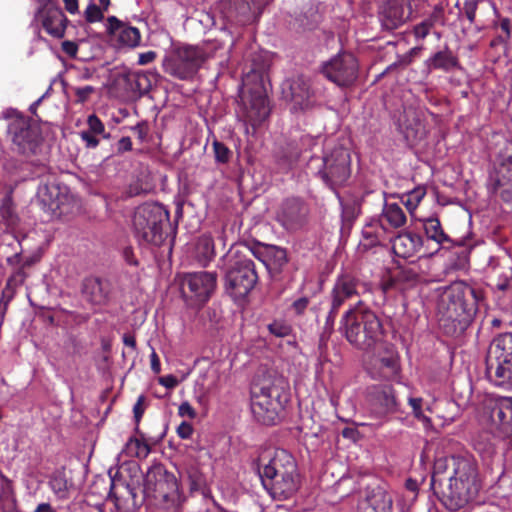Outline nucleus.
Returning a JSON list of instances; mask_svg holds the SVG:
<instances>
[{"mask_svg":"<svg viewBox=\"0 0 512 512\" xmlns=\"http://www.w3.org/2000/svg\"><path fill=\"white\" fill-rule=\"evenodd\" d=\"M385 295L384 287L363 279L355 272L342 271L327 296L322 334L329 337L333 333L340 309L347 301L357 298L341 316L339 331L356 349L371 350L384 335L382 321L372 307H381L385 303Z\"/></svg>","mask_w":512,"mask_h":512,"instance_id":"f257e3e1","label":"nucleus"},{"mask_svg":"<svg viewBox=\"0 0 512 512\" xmlns=\"http://www.w3.org/2000/svg\"><path fill=\"white\" fill-rule=\"evenodd\" d=\"M484 291L465 281L446 287L438 302L439 327L447 336L458 337L472 324Z\"/></svg>","mask_w":512,"mask_h":512,"instance_id":"f03ea898","label":"nucleus"},{"mask_svg":"<svg viewBox=\"0 0 512 512\" xmlns=\"http://www.w3.org/2000/svg\"><path fill=\"white\" fill-rule=\"evenodd\" d=\"M257 471L263 487L274 499H288L298 490L299 475L296 461L292 454L284 449L275 450L267 462L265 458L260 457Z\"/></svg>","mask_w":512,"mask_h":512,"instance_id":"7ed1b4c3","label":"nucleus"},{"mask_svg":"<svg viewBox=\"0 0 512 512\" xmlns=\"http://www.w3.org/2000/svg\"><path fill=\"white\" fill-rule=\"evenodd\" d=\"M452 462L454 472L449 473V482L441 489L439 500L449 510H458L477 496L480 482L474 460L463 457Z\"/></svg>","mask_w":512,"mask_h":512,"instance_id":"20e7f679","label":"nucleus"},{"mask_svg":"<svg viewBox=\"0 0 512 512\" xmlns=\"http://www.w3.org/2000/svg\"><path fill=\"white\" fill-rule=\"evenodd\" d=\"M267 67L253 61L251 68L242 78L248 96L243 98V117L253 129L259 127L269 116L270 106L264 85Z\"/></svg>","mask_w":512,"mask_h":512,"instance_id":"39448f33","label":"nucleus"},{"mask_svg":"<svg viewBox=\"0 0 512 512\" xmlns=\"http://www.w3.org/2000/svg\"><path fill=\"white\" fill-rule=\"evenodd\" d=\"M288 400L287 385L283 380L254 386L251 390L252 414L261 424L275 425Z\"/></svg>","mask_w":512,"mask_h":512,"instance_id":"423d86ee","label":"nucleus"},{"mask_svg":"<svg viewBox=\"0 0 512 512\" xmlns=\"http://www.w3.org/2000/svg\"><path fill=\"white\" fill-rule=\"evenodd\" d=\"M2 117L8 122L6 132L11 149L26 158L35 156L43 141L40 127L32 118L14 108L4 110Z\"/></svg>","mask_w":512,"mask_h":512,"instance_id":"0eeeda50","label":"nucleus"},{"mask_svg":"<svg viewBox=\"0 0 512 512\" xmlns=\"http://www.w3.org/2000/svg\"><path fill=\"white\" fill-rule=\"evenodd\" d=\"M170 226L169 211L159 203H144L138 206L133 216L134 235L143 244L160 246Z\"/></svg>","mask_w":512,"mask_h":512,"instance_id":"6e6552de","label":"nucleus"},{"mask_svg":"<svg viewBox=\"0 0 512 512\" xmlns=\"http://www.w3.org/2000/svg\"><path fill=\"white\" fill-rule=\"evenodd\" d=\"M308 169L331 190L343 186L351 176V156L347 148L336 146L322 157H311Z\"/></svg>","mask_w":512,"mask_h":512,"instance_id":"1a4fd4ad","label":"nucleus"},{"mask_svg":"<svg viewBox=\"0 0 512 512\" xmlns=\"http://www.w3.org/2000/svg\"><path fill=\"white\" fill-rule=\"evenodd\" d=\"M486 376L497 387L512 389V333L495 337L486 356Z\"/></svg>","mask_w":512,"mask_h":512,"instance_id":"9d476101","label":"nucleus"},{"mask_svg":"<svg viewBox=\"0 0 512 512\" xmlns=\"http://www.w3.org/2000/svg\"><path fill=\"white\" fill-rule=\"evenodd\" d=\"M143 491L147 498L154 500L156 505L164 509L178 506L180 499L178 479L162 463H155L148 468Z\"/></svg>","mask_w":512,"mask_h":512,"instance_id":"9b49d317","label":"nucleus"},{"mask_svg":"<svg viewBox=\"0 0 512 512\" xmlns=\"http://www.w3.org/2000/svg\"><path fill=\"white\" fill-rule=\"evenodd\" d=\"M259 281L256 264L247 255L235 253L225 274V289L234 300L245 299Z\"/></svg>","mask_w":512,"mask_h":512,"instance_id":"f8f14e48","label":"nucleus"},{"mask_svg":"<svg viewBox=\"0 0 512 512\" xmlns=\"http://www.w3.org/2000/svg\"><path fill=\"white\" fill-rule=\"evenodd\" d=\"M482 418L495 439L512 436V397H497L485 402Z\"/></svg>","mask_w":512,"mask_h":512,"instance_id":"ddd939ff","label":"nucleus"},{"mask_svg":"<svg viewBox=\"0 0 512 512\" xmlns=\"http://www.w3.org/2000/svg\"><path fill=\"white\" fill-rule=\"evenodd\" d=\"M319 71L324 78L336 86L349 88L358 78L359 63L352 53L340 51L329 60L324 61Z\"/></svg>","mask_w":512,"mask_h":512,"instance_id":"4468645a","label":"nucleus"},{"mask_svg":"<svg viewBox=\"0 0 512 512\" xmlns=\"http://www.w3.org/2000/svg\"><path fill=\"white\" fill-rule=\"evenodd\" d=\"M197 47L183 45L175 48L163 61L164 72L179 80L192 79L203 65Z\"/></svg>","mask_w":512,"mask_h":512,"instance_id":"2eb2a0df","label":"nucleus"},{"mask_svg":"<svg viewBox=\"0 0 512 512\" xmlns=\"http://www.w3.org/2000/svg\"><path fill=\"white\" fill-rule=\"evenodd\" d=\"M216 273L194 272L186 274L181 281L182 296L189 305H202L210 298L216 287Z\"/></svg>","mask_w":512,"mask_h":512,"instance_id":"dca6fc26","label":"nucleus"},{"mask_svg":"<svg viewBox=\"0 0 512 512\" xmlns=\"http://www.w3.org/2000/svg\"><path fill=\"white\" fill-rule=\"evenodd\" d=\"M309 205L300 197H288L278 206L276 221L287 231L302 229L309 221Z\"/></svg>","mask_w":512,"mask_h":512,"instance_id":"f3484780","label":"nucleus"},{"mask_svg":"<svg viewBox=\"0 0 512 512\" xmlns=\"http://www.w3.org/2000/svg\"><path fill=\"white\" fill-rule=\"evenodd\" d=\"M505 186H512V141H506L496 155L487 182L491 193Z\"/></svg>","mask_w":512,"mask_h":512,"instance_id":"a211bd4d","label":"nucleus"},{"mask_svg":"<svg viewBox=\"0 0 512 512\" xmlns=\"http://www.w3.org/2000/svg\"><path fill=\"white\" fill-rule=\"evenodd\" d=\"M368 403L377 418H385L399 411V401L391 385H375L368 389Z\"/></svg>","mask_w":512,"mask_h":512,"instance_id":"6ab92c4d","label":"nucleus"},{"mask_svg":"<svg viewBox=\"0 0 512 512\" xmlns=\"http://www.w3.org/2000/svg\"><path fill=\"white\" fill-rule=\"evenodd\" d=\"M106 32L115 37L119 47L136 48L141 42V33L138 28L128 25L116 16L107 18Z\"/></svg>","mask_w":512,"mask_h":512,"instance_id":"aec40b11","label":"nucleus"},{"mask_svg":"<svg viewBox=\"0 0 512 512\" xmlns=\"http://www.w3.org/2000/svg\"><path fill=\"white\" fill-rule=\"evenodd\" d=\"M422 228L424 230L427 241L431 240L437 244L436 252L440 248L451 249L455 246H465L464 238L453 239L443 229L440 220L437 217H429L422 220Z\"/></svg>","mask_w":512,"mask_h":512,"instance_id":"412c9836","label":"nucleus"},{"mask_svg":"<svg viewBox=\"0 0 512 512\" xmlns=\"http://www.w3.org/2000/svg\"><path fill=\"white\" fill-rule=\"evenodd\" d=\"M111 291L112 288L109 280L95 276H90L83 280V297L92 305H106L110 300Z\"/></svg>","mask_w":512,"mask_h":512,"instance_id":"4be33fe9","label":"nucleus"},{"mask_svg":"<svg viewBox=\"0 0 512 512\" xmlns=\"http://www.w3.org/2000/svg\"><path fill=\"white\" fill-rule=\"evenodd\" d=\"M44 30L54 38H63L65 35L68 19L61 8L56 6H45L38 10Z\"/></svg>","mask_w":512,"mask_h":512,"instance_id":"5701e85b","label":"nucleus"},{"mask_svg":"<svg viewBox=\"0 0 512 512\" xmlns=\"http://www.w3.org/2000/svg\"><path fill=\"white\" fill-rule=\"evenodd\" d=\"M424 247L423 237L411 230L400 232L392 241L393 252L402 258H409L421 251Z\"/></svg>","mask_w":512,"mask_h":512,"instance_id":"b1692460","label":"nucleus"},{"mask_svg":"<svg viewBox=\"0 0 512 512\" xmlns=\"http://www.w3.org/2000/svg\"><path fill=\"white\" fill-rule=\"evenodd\" d=\"M258 258L265 265L271 278L279 280L284 267L288 263L286 249L274 245L266 246L260 252Z\"/></svg>","mask_w":512,"mask_h":512,"instance_id":"393cba45","label":"nucleus"},{"mask_svg":"<svg viewBox=\"0 0 512 512\" xmlns=\"http://www.w3.org/2000/svg\"><path fill=\"white\" fill-rule=\"evenodd\" d=\"M408 18L402 0L386 1L379 12V19L382 27L392 31L405 23Z\"/></svg>","mask_w":512,"mask_h":512,"instance_id":"a878e982","label":"nucleus"},{"mask_svg":"<svg viewBox=\"0 0 512 512\" xmlns=\"http://www.w3.org/2000/svg\"><path fill=\"white\" fill-rule=\"evenodd\" d=\"M458 459H463V457L451 456L439 458L435 461L430 485L438 498L441 496V489H445V485L449 482V473L454 472L455 466L452 461Z\"/></svg>","mask_w":512,"mask_h":512,"instance_id":"bb28decb","label":"nucleus"},{"mask_svg":"<svg viewBox=\"0 0 512 512\" xmlns=\"http://www.w3.org/2000/svg\"><path fill=\"white\" fill-rule=\"evenodd\" d=\"M38 199L45 210L53 215L63 213L66 196L62 194L61 189L56 184L44 185L38 191Z\"/></svg>","mask_w":512,"mask_h":512,"instance_id":"cd10ccee","label":"nucleus"},{"mask_svg":"<svg viewBox=\"0 0 512 512\" xmlns=\"http://www.w3.org/2000/svg\"><path fill=\"white\" fill-rule=\"evenodd\" d=\"M370 373L373 378L390 379L398 373V358L393 350H387L384 355L373 359Z\"/></svg>","mask_w":512,"mask_h":512,"instance_id":"c85d7f7f","label":"nucleus"},{"mask_svg":"<svg viewBox=\"0 0 512 512\" xmlns=\"http://www.w3.org/2000/svg\"><path fill=\"white\" fill-rule=\"evenodd\" d=\"M155 77L156 74L151 71H129L124 75V81L128 90L143 96L151 90Z\"/></svg>","mask_w":512,"mask_h":512,"instance_id":"c756f323","label":"nucleus"},{"mask_svg":"<svg viewBox=\"0 0 512 512\" xmlns=\"http://www.w3.org/2000/svg\"><path fill=\"white\" fill-rule=\"evenodd\" d=\"M288 91L284 90L286 98H289L301 109L307 108L311 97L310 85L303 76H297L287 82Z\"/></svg>","mask_w":512,"mask_h":512,"instance_id":"7c9ffc66","label":"nucleus"},{"mask_svg":"<svg viewBox=\"0 0 512 512\" xmlns=\"http://www.w3.org/2000/svg\"><path fill=\"white\" fill-rule=\"evenodd\" d=\"M427 67L429 70H440L443 72H450L461 68L458 56L447 45L428 58Z\"/></svg>","mask_w":512,"mask_h":512,"instance_id":"2f4dec72","label":"nucleus"},{"mask_svg":"<svg viewBox=\"0 0 512 512\" xmlns=\"http://www.w3.org/2000/svg\"><path fill=\"white\" fill-rule=\"evenodd\" d=\"M361 512H392L393 497L382 488H377L366 498L361 506Z\"/></svg>","mask_w":512,"mask_h":512,"instance_id":"473e14b6","label":"nucleus"},{"mask_svg":"<svg viewBox=\"0 0 512 512\" xmlns=\"http://www.w3.org/2000/svg\"><path fill=\"white\" fill-rule=\"evenodd\" d=\"M426 124L418 116L407 117L403 124V134L410 145H417L427 136Z\"/></svg>","mask_w":512,"mask_h":512,"instance_id":"72a5a7b5","label":"nucleus"},{"mask_svg":"<svg viewBox=\"0 0 512 512\" xmlns=\"http://www.w3.org/2000/svg\"><path fill=\"white\" fill-rule=\"evenodd\" d=\"M48 485L58 500H68L71 492L74 490L72 480L67 479L64 471L54 472L48 482Z\"/></svg>","mask_w":512,"mask_h":512,"instance_id":"f704fd0d","label":"nucleus"},{"mask_svg":"<svg viewBox=\"0 0 512 512\" xmlns=\"http://www.w3.org/2000/svg\"><path fill=\"white\" fill-rule=\"evenodd\" d=\"M195 257L197 262L206 267L215 257L213 238L208 234L201 235L195 245Z\"/></svg>","mask_w":512,"mask_h":512,"instance_id":"c9c22d12","label":"nucleus"},{"mask_svg":"<svg viewBox=\"0 0 512 512\" xmlns=\"http://www.w3.org/2000/svg\"><path fill=\"white\" fill-rule=\"evenodd\" d=\"M380 221L382 225L386 223L392 228H400L406 223V215L397 203H385Z\"/></svg>","mask_w":512,"mask_h":512,"instance_id":"e433bc0d","label":"nucleus"},{"mask_svg":"<svg viewBox=\"0 0 512 512\" xmlns=\"http://www.w3.org/2000/svg\"><path fill=\"white\" fill-rule=\"evenodd\" d=\"M0 217L8 229H15L18 227L20 219L16 212L15 204L13 201L12 193L6 194L0 203Z\"/></svg>","mask_w":512,"mask_h":512,"instance_id":"4c0bfd02","label":"nucleus"},{"mask_svg":"<svg viewBox=\"0 0 512 512\" xmlns=\"http://www.w3.org/2000/svg\"><path fill=\"white\" fill-rule=\"evenodd\" d=\"M497 278L496 287L500 291H506L512 287V266L506 263L495 262L491 259L489 262Z\"/></svg>","mask_w":512,"mask_h":512,"instance_id":"58836bf2","label":"nucleus"},{"mask_svg":"<svg viewBox=\"0 0 512 512\" xmlns=\"http://www.w3.org/2000/svg\"><path fill=\"white\" fill-rule=\"evenodd\" d=\"M397 282L407 286H413L421 280V269L419 264L412 262L408 265L399 266L395 273Z\"/></svg>","mask_w":512,"mask_h":512,"instance_id":"ea45409f","label":"nucleus"},{"mask_svg":"<svg viewBox=\"0 0 512 512\" xmlns=\"http://www.w3.org/2000/svg\"><path fill=\"white\" fill-rule=\"evenodd\" d=\"M196 47L201 54V58H203V63L210 58L223 56L229 51V49L225 47L224 42L219 39L207 40L202 45H197Z\"/></svg>","mask_w":512,"mask_h":512,"instance_id":"a19ab883","label":"nucleus"},{"mask_svg":"<svg viewBox=\"0 0 512 512\" xmlns=\"http://www.w3.org/2000/svg\"><path fill=\"white\" fill-rule=\"evenodd\" d=\"M498 441L500 440L495 439L487 429L486 432L480 433L474 439V448L480 454L490 457L495 452L496 443Z\"/></svg>","mask_w":512,"mask_h":512,"instance_id":"79ce46f5","label":"nucleus"},{"mask_svg":"<svg viewBox=\"0 0 512 512\" xmlns=\"http://www.w3.org/2000/svg\"><path fill=\"white\" fill-rule=\"evenodd\" d=\"M151 449L148 443L138 438H130L125 445L124 452L130 457L146 458Z\"/></svg>","mask_w":512,"mask_h":512,"instance_id":"37998d69","label":"nucleus"},{"mask_svg":"<svg viewBox=\"0 0 512 512\" xmlns=\"http://www.w3.org/2000/svg\"><path fill=\"white\" fill-rule=\"evenodd\" d=\"M493 25L501 42H506L511 37L512 22L508 17L497 15Z\"/></svg>","mask_w":512,"mask_h":512,"instance_id":"c03bdc74","label":"nucleus"},{"mask_svg":"<svg viewBox=\"0 0 512 512\" xmlns=\"http://www.w3.org/2000/svg\"><path fill=\"white\" fill-rule=\"evenodd\" d=\"M360 214V205L355 201L342 204V221L345 225H351Z\"/></svg>","mask_w":512,"mask_h":512,"instance_id":"a18cd8bd","label":"nucleus"},{"mask_svg":"<svg viewBox=\"0 0 512 512\" xmlns=\"http://www.w3.org/2000/svg\"><path fill=\"white\" fill-rule=\"evenodd\" d=\"M215 161L219 164H227L231 157L232 151L223 143L214 140L212 143Z\"/></svg>","mask_w":512,"mask_h":512,"instance_id":"49530a36","label":"nucleus"},{"mask_svg":"<svg viewBox=\"0 0 512 512\" xmlns=\"http://www.w3.org/2000/svg\"><path fill=\"white\" fill-rule=\"evenodd\" d=\"M186 474L190 481V488L191 490H198L200 489L204 483L205 479L201 471L199 470L198 466L195 464H192L186 468Z\"/></svg>","mask_w":512,"mask_h":512,"instance_id":"de8ad7c7","label":"nucleus"},{"mask_svg":"<svg viewBox=\"0 0 512 512\" xmlns=\"http://www.w3.org/2000/svg\"><path fill=\"white\" fill-rule=\"evenodd\" d=\"M408 403L412 408L414 417L417 420L421 421L425 427H429L431 425V419L423 413V410H422L423 399L420 397H418V398L410 397L408 399Z\"/></svg>","mask_w":512,"mask_h":512,"instance_id":"09e8293b","label":"nucleus"},{"mask_svg":"<svg viewBox=\"0 0 512 512\" xmlns=\"http://www.w3.org/2000/svg\"><path fill=\"white\" fill-rule=\"evenodd\" d=\"M14 297V289L8 288L7 286L4 287L1 293V299H0V327L4 323L6 313L8 311L9 304L11 300Z\"/></svg>","mask_w":512,"mask_h":512,"instance_id":"8fccbe9b","label":"nucleus"},{"mask_svg":"<svg viewBox=\"0 0 512 512\" xmlns=\"http://www.w3.org/2000/svg\"><path fill=\"white\" fill-rule=\"evenodd\" d=\"M269 332L279 338H284L292 333V327L284 321L275 320L268 325Z\"/></svg>","mask_w":512,"mask_h":512,"instance_id":"3c124183","label":"nucleus"},{"mask_svg":"<svg viewBox=\"0 0 512 512\" xmlns=\"http://www.w3.org/2000/svg\"><path fill=\"white\" fill-rule=\"evenodd\" d=\"M87 125H88V132L102 135L103 138L108 139L110 137V134L105 133V126L103 122L100 120V118L96 114H91L88 116L87 119Z\"/></svg>","mask_w":512,"mask_h":512,"instance_id":"603ef678","label":"nucleus"},{"mask_svg":"<svg viewBox=\"0 0 512 512\" xmlns=\"http://www.w3.org/2000/svg\"><path fill=\"white\" fill-rule=\"evenodd\" d=\"M104 10L95 3H90L84 12L85 20L88 23L100 22L104 19Z\"/></svg>","mask_w":512,"mask_h":512,"instance_id":"864d4df0","label":"nucleus"},{"mask_svg":"<svg viewBox=\"0 0 512 512\" xmlns=\"http://www.w3.org/2000/svg\"><path fill=\"white\" fill-rule=\"evenodd\" d=\"M146 408H147L146 397L144 395L138 396L136 403L133 406V414H134V420L136 423V429H135L136 433L140 434L141 436H142V434L140 433V430H139V424H140L141 419L145 413Z\"/></svg>","mask_w":512,"mask_h":512,"instance_id":"5fc2aeb1","label":"nucleus"},{"mask_svg":"<svg viewBox=\"0 0 512 512\" xmlns=\"http://www.w3.org/2000/svg\"><path fill=\"white\" fill-rule=\"evenodd\" d=\"M27 276L28 274L26 273V269L20 265L19 267H16L14 269L13 273L8 278L5 286H7L8 288L20 286L24 283Z\"/></svg>","mask_w":512,"mask_h":512,"instance_id":"6e6d98bb","label":"nucleus"},{"mask_svg":"<svg viewBox=\"0 0 512 512\" xmlns=\"http://www.w3.org/2000/svg\"><path fill=\"white\" fill-rule=\"evenodd\" d=\"M74 95L76 97L75 103L83 104L89 100L92 94L95 93V87L91 85H86L83 87H73L72 88Z\"/></svg>","mask_w":512,"mask_h":512,"instance_id":"4d7b16f0","label":"nucleus"},{"mask_svg":"<svg viewBox=\"0 0 512 512\" xmlns=\"http://www.w3.org/2000/svg\"><path fill=\"white\" fill-rule=\"evenodd\" d=\"M434 17L430 16L414 27V35L418 39H424L434 26Z\"/></svg>","mask_w":512,"mask_h":512,"instance_id":"13d9d810","label":"nucleus"},{"mask_svg":"<svg viewBox=\"0 0 512 512\" xmlns=\"http://www.w3.org/2000/svg\"><path fill=\"white\" fill-rule=\"evenodd\" d=\"M426 194V191L422 187H418L414 190H412L408 194V199L406 202V205L409 209H414L418 206V204L421 202V200L424 198Z\"/></svg>","mask_w":512,"mask_h":512,"instance_id":"bf43d9fd","label":"nucleus"},{"mask_svg":"<svg viewBox=\"0 0 512 512\" xmlns=\"http://www.w3.org/2000/svg\"><path fill=\"white\" fill-rule=\"evenodd\" d=\"M478 7V0H465L463 6V14L467 20L472 24L475 21L476 11Z\"/></svg>","mask_w":512,"mask_h":512,"instance_id":"052dcab7","label":"nucleus"},{"mask_svg":"<svg viewBox=\"0 0 512 512\" xmlns=\"http://www.w3.org/2000/svg\"><path fill=\"white\" fill-rule=\"evenodd\" d=\"M138 139L143 142L149 134V125L146 121H141L131 128Z\"/></svg>","mask_w":512,"mask_h":512,"instance_id":"680f3d73","label":"nucleus"},{"mask_svg":"<svg viewBox=\"0 0 512 512\" xmlns=\"http://www.w3.org/2000/svg\"><path fill=\"white\" fill-rule=\"evenodd\" d=\"M178 415L180 417H187L189 419H194L197 416L195 409L191 406V404L187 401L182 402L178 407Z\"/></svg>","mask_w":512,"mask_h":512,"instance_id":"e2e57ef3","label":"nucleus"},{"mask_svg":"<svg viewBox=\"0 0 512 512\" xmlns=\"http://www.w3.org/2000/svg\"><path fill=\"white\" fill-rule=\"evenodd\" d=\"M96 135L97 134H94V133H91L88 131H82L80 133L81 139L85 142L86 147L90 148V149L96 148L100 143V141L96 137Z\"/></svg>","mask_w":512,"mask_h":512,"instance_id":"0e129e2a","label":"nucleus"},{"mask_svg":"<svg viewBox=\"0 0 512 512\" xmlns=\"http://www.w3.org/2000/svg\"><path fill=\"white\" fill-rule=\"evenodd\" d=\"M193 431H194L193 426L189 422H186V421L181 422L176 430L177 435L181 439L191 438Z\"/></svg>","mask_w":512,"mask_h":512,"instance_id":"69168bd1","label":"nucleus"},{"mask_svg":"<svg viewBox=\"0 0 512 512\" xmlns=\"http://www.w3.org/2000/svg\"><path fill=\"white\" fill-rule=\"evenodd\" d=\"M133 144L130 137L125 136L118 140L116 145V153L123 154L132 150Z\"/></svg>","mask_w":512,"mask_h":512,"instance_id":"338daca9","label":"nucleus"},{"mask_svg":"<svg viewBox=\"0 0 512 512\" xmlns=\"http://www.w3.org/2000/svg\"><path fill=\"white\" fill-rule=\"evenodd\" d=\"M309 298L301 297L292 303V309L297 315H302L309 305Z\"/></svg>","mask_w":512,"mask_h":512,"instance_id":"774afa93","label":"nucleus"}]
</instances>
